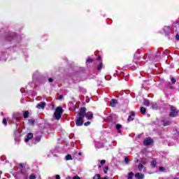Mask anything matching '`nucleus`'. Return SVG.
<instances>
[{
  "label": "nucleus",
  "mask_w": 179,
  "mask_h": 179,
  "mask_svg": "<svg viewBox=\"0 0 179 179\" xmlns=\"http://www.w3.org/2000/svg\"><path fill=\"white\" fill-rule=\"evenodd\" d=\"M133 177H134V173L130 172L129 173L128 179H132Z\"/></svg>",
  "instance_id": "23"
},
{
  "label": "nucleus",
  "mask_w": 179,
  "mask_h": 179,
  "mask_svg": "<svg viewBox=\"0 0 179 179\" xmlns=\"http://www.w3.org/2000/svg\"><path fill=\"white\" fill-rule=\"evenodd\" d=\"M118 104V101L117 99H111L110 106L111 107H115Z\"/></svg>",
  "instance_id": "9"
},
{
  "label": "nucleus",
  "mask_w": 179,
  "mask_h": 179,
  "mask_svg": "<svg viewBox=\"0 0 179 179\" xmlns=\"http://www.w3.org/2000/svg\"><path fill=\"white\" fill-rule=\"evenodd\" d=\"M46 103L45 102H40L39 103L37 104V108L41 110V108L44 109L45 108Z\"/></svg>",
  "instance_id": "6"
},
{
  "label": "nucleus",
  "mask_w": 179,
  "mask_h": 179,
  "mask_svg": "<svg viewBox=\"0 0 179 179\" xmlns=\"http://www.w3.org/2000/svg\"><path fill=\"white\" fill-rule=\"evenodd\" d=\"M85 117H86L87 120H92L93 118V113L90 111L86 113V110H85Z\"/></svg>",
  "instance_id": "5"
},
{
  "label": "nucleus",
  "mask_w": 179,
  "mask_h": 179,
  "mask_svg": "<svg viewBox=\"0 0 179 179\" xmlns=\"http://www.w3.org/2000/svg\"><path fill=\"white\" fill-rule=\"evenodd\" d=\"M54 115H55V120H60L61 117L62 116V115H61V113H58L57 112H55Z\"/></svg>",
  "instance_id": "11"
},
{
  "label": "nucleus",
  "mask_w": 179,
  "mask_h": 179,
  "mask_svg": "<svg viewBox=\"0 0 179 179\" xmlns=\"http://www.w3.org/2000/svg\"><path fill=\"white\" fill-rule=\"evenodd\" d=\"M156 54H157V55H159V54H160V52L157 51V52H156Z\"/></svg>",
  "instance_id": "48"
},
{
  "label": "nucleus",
  "mask_w": 179,
  "mask_h": 179,
  "mask_svg": "<svg viewBox=\"0 0 179 179\" xmlns=\"http://www.w3.org/2000/svg\"><path fill=\"white\" fill-rule=\"evenodd\" d=\"M85 127H89V125H90V122H87L85 123H84Z\"/></svg>",
  "instance_id": "32"
},
{
  "label": "nucleus",
  "mask_w": 179,
  "mask_h": 179,
  "mask_svg": "<svg viewBox=\"0 0 179 179\" xmlns=\"http://www.w3.org/2000/svg\"><path fill=\"white\" fill-rule=\"evenodd\" d=\"M108 170V166H106L105 168H104V170H103V173H105V174H107V171Z\"/></svg>",
  "instance_id": "29"
},
{
  "label": "nucleus",
  "mask_w": 179,
  "mask_h": 179,
  "mask_svg": "<svg viewBox=\"0 0 179 179\" xmlns=\"http://www.w3.org/2000/svg\"><path fill=\"white\" fill-rule=\"evenodd\" d=\"M124 162H125L126 164H128L129 163V159L127 157H126L124 159Z\"/></svg>",
  "instance_id": "30"
},
{
  "label": "nucleus",
  "mask_w": 179,
  "mask_h": 179,
  "mask_svg": "<svg viewBox=\"0 0 179 179\" xmlns=\"http://www.w3.org/2000/svg\"><path fill=\"white\" fill-rule=\"evenodd\" d=\"M136 53L134 54V59L133 60L135 64H138Z\"/></svg>",
  "instance_id": "21"
},
{
  "label": "nucleus",
  "mask_w": 179,
  "mask_h": 179,
  "mask_svg": "<svg viewBox=\"0 0 179 179\" xmlns=\"http://www.w3.org/2000/svg\"><path fill=\"white\" fill-rule=\"evenodd\" d=\"M165 36H169L171 34V28L169 26H165L163 29Z\"/></svg>",
  "instance_id": "3"
},
{
  "label": "nucleus",
  "mask_w": 179,
  "mask_h": 179,
  "mask_svg": "<svg viewBox=\"0 0 179 179\" xmlns=\"http://www.w3.org/2000/svg\"><path fill=\"white\" fill-rule=\"evenodd\" d=\"M93 61V59H87V62H92Z\"/></svg>",
  "instance_id": "42"
},
{
  "label": "nucleus",
  "mask_w": 179,
  "mask_h": 179,
  "mask_svg": "<svg viewBox=\"0 0 179 179\" xmlns=\"http://www.w3.org/2000/svg\"><path fill=\"white\" fill-rule=\"evenodd\" d=\"M162 123L164 127H169L171 124V121L162 120Z\"/></svg>",
  "instance_id": "7"
},
{
  "label": "nucleus",
  "mask_w": 179,
  "mask_h": 179,
  "mask_svg": "<svg viewBox=\"0 0 179 179\" xmlns=\"http://www.w3.org/2000/svg\"><path fill=\"white\" fill-rule=\"evenodd\" d=\"M29 113L28 110L24 111V113H23L24 118H29Z\"/></svg>",
  "instance_id": "18"
},
{
  "label": "nucleus",
  "mask_w": 179,
  "mask_h": 179,
  "mask_svg": "<svg viewBox=\"0 0 179 179\" xmlns=\"http://www.w3.org/2000/svg\"><path fill=\"white\" fill-rule=\"evenodd\" d=\"M158 106H157V103H153L152 104V108H157Z\"/></svg>",
  "instance_id": "31"
},
{
  "label": "nucleus",
  "mask_w": 179,
  "mask_h": 179,
  "mask_svg": "<svg viewBox=\"0 0 179 179\" xmlns=\"http://www.w3.org/2000/svg\"><path fill=\"white\" fill-rule=\"evenodd\" d=\"M30 139H33V135H28L27 138H25V142L27 143Z\"/></svg>",
  "instance_id": "17"
},
{
  "label": "nucleus",
  "mask_w": 179,
  "mask_h": 179,
  "mask_svg": "<svg viewBox=\"0 0 179 179\" xmlns=\"http://www.w3.org/2000/svg\"><path fill=\"white\" fill-rule=\"evenodd\" d=\"M56 179H61V177L59 176V175L56 176Z\"/></svg>",
  "instance_id": "45"
},
{
  "label": "nucleus",
  "mask_w": 179,
  "mask_h": 179,
  "mask_svg": "<svg viewBox=\"0 0 179 179\" xmlns=\"http://www.w3.org/2000/svg\"><path fill=\"white\" fill-rule=\"evenodd\" d=\"M143 143L145 146L152 145V144H153V138H145Z\"/></svg>",
  "instance_id": "4"
},
{
  "label": "nucleus",
  "mask_w": 179,
  "mask_h": 179,
  "mask_svg": "<svg viewBox=\"0 0 179 179\" xmlns=\"http://www.w3.org/2000/svg\"><path fill=\"white\" fill-rule=\"evenodd\" d=\"M62 99H64V95H60V96L58 97V100H62Z\"/></svg>",
  "instance_id": "36"
},
{
  "label": "nucleus",
  "mask_w": 179,
  "mask_h": 179,
  "mask_svg": "<svg viewBox=\"0 0 179 179\" xmlns=\"http://www.w3.org/2000/svg\"><path fill=\"white\" fill-rule=\"evenodd\" d=\"M143 105L149 107V106H150V101L148 99L144 100Z\"/></svg>",
  "instance_id": "15"
},
{
  "label": "nucleus",
  "mask_w": 179,
  "mask_h": 179,
  "mask_svg": "<svg viewBox=\"0 0 179 179\" xmlns=\"http://www.w3.org/2000/svg\"><path fill=\"white\" fill-rule=\"evenodd\" d=\"M156 164H157L156 161H152V162H151V166H152V167H155V166H156Z\"/></svg>",
  "instance_id": "24"
},
{
  "label": "nucleus",
  "mask_w": 179,
  "mask_h": 179,
  "mask_svg": "<svg viewBox=\"0 0 179 179\" xmlns=\"http://www.w3.org/2000/svg\"><path fill=\"white\" fill-rule=\"evenodd\" d=\"M138 162H139V159L136 160V163H138Z\"/></svg>",
  "instance_id": "51"
},
{
  "label": "nucleus",
  "mask_w": 179,
  "mask_h": 179,
  "mask_svg": "<svg viewBox=\"0 0 179 179\" xmlns=\"http://www.w3.org/2000/svg\"><path fill=\"white\" fill-rule=\"evenodd\" d=\"M48 82H49V83H52V82H54V79H52V78H49V79H48Z\"/></svg>",
  "instance_id": "35"
},
{
  "label": "nucleus",
  "mask_w": 179,
  "mask_h": 179,
  "mask_svg": "<svg viewBox=\"0 0 179 179\" xmlns=\"http://www.w3.org/2000/svg\"><path fill=\"white\" fill-rule=\"evenodd\" d=\"M66 160H72V156L71 155H67L66 156Z\"/></svg>",
  "instance_id": "22"
},
{
  "label": "nucleus",
  "mask_w": 179,
  "mask_h": 179,
  "mask_svg": "<svg viewBox=\"0 0 179 179\" xmlns=\"http://www.w3.org/2000/svg\"><path fill=\"white\" fill-rule=\"evenodd\" d=\"M35 143H37V142H40L41 141V137L40 136H36L35 138Z\"/></svg>",
  "instance_id": "19"
},
{
  "label": "nucleus",
  "mask_w": 179,
  "mask_h": 179,
  "mask_svg": "<svg viewBox=\"0 0 179 179\" xmlns=\"http://www.w3.org/2000/svg\"><path fill=\"white\" fill-rule=\"evenodd\" d=\"M86 111V108L83 107L80 108V112L78 113V116L76 121V125L77 127H82L83 125V118H85V113Z\"/></svg>",
  "instance_id": "1"
},
{
  "label": "nucleus",
  "mask_w": 179,
  "mask_h": 179,
  "mask_svg": "<svg viewBox=\"0 0 179 179\" xmlns=\"http://www.w3.org/2000/svg\"><path fill=\"white\" fill-rule=\"evenodd\" d=\"M28 122L29 125H34V124L36 123V120H34V119H29L28 120Z\"/></svg>",
  "instance_id": "16"
},
{
  "label": "nucleus",
  "mask_w": 179,
  "mask_h": 179,
  "mask_svg": "<svg viewBox=\"0 0 179 179\" xmlns=\"http://www.w3.org/2000/svg\"><path fill=\"white\" fill-rule=\"evenodd\" d=\"M66 179H71V177H67Z\"/></svg>",
  "instance_id": "52"
},
{
  "label": "nucleus",
  "mask_w": 179,
  "mask_h": 179,
  "mask_svg": "<svg viewBox=\"0 0 179 179\" xmlns=\"http://www.w3.org/2000/svg\"><path fill=\"white\" fill-rule=\"evenodd\" d=\"M55 112L62 115V113H64V109H62V107H57Z\"/></svg>",
  "instance_id": "10"
},
{
  "label": "nucleus",
  "mask_w": 179,
  "mask_h": 179,
  "mask_svg": "<svg viewBox=\"0 0 179 179\" xmlns=\"http://www.w3.org/2000/svg\"><path fill=\"white\" fill-rule=\"evenodd\" d=\"M176 39L177 40V41H179V35H178V34H177L176 35Z\"/></svg>",
  "instance_id": "38"
},
{
  "label": "nucleus",
  "mask_w": 179,
  "mask_h": 179,
  "mask_svg": "<svg viewBox=\"0 0 179 179\" xmlns=\"http://www.w3.org/2000/svg\"><path fill=\"white\" fill-rule=\"evenodd\" d=\"M35 178H36V176H34V175H31L29 176V179H35Z\"/></svg>",
  "instance_id": "34"
},
{
  "label": "nucleus",
  "mask_w": 179,
  "mask_h": 179,
  "mask_svg": "<svg viewBox=\"0 0 179 179\" xmlns=\"http://www.w3.org/2000/svg\"><path fill=\"white\" fill-rule=\"evenodd\" d=\"M173 179H178V178H173Z\"/></svg>",
  "instance_id": "54"
},
{
  "label": "nucleus",
  "mask_w": 179,
  "mask_h": 179,
  "mask_svg": "<svg viewBox=\"0 0 179 179\" xmlns=\"http://www.w3.org/2000/svg\"><path fill=\"white\" fill-rule=\"evenodd\" d=\"M176 26H178V22H175L173 24V27H176Z\"/></svg>",
  "instance_id": "40"
},
{
  "label": "nucleus",
  "mask_w": 179,
  "mask_h": 179,
  "mask_svg": "<svg viewBox=\"0 0 179 179\" xmlns=\"http://www.w3.org/2000/svg\"><path fill=\"white\" fill-rule=\"evenodd\" d=\"M138 169L139 171H142L143 169V171H145V170H146V168H145V166H143V164H138Z\"/></svg>",
  "instance_id": "13"
},
{
  "label": "nucleus",
  "mask_w": 179,
  "mask_h": 179,
  "mask_svg": "<svg viewBox=\"0 0 179 179\" xmlns=\"http://www.w3.org/2000/svg\"><path fill=\"white\" fill-rule=\"evenodd\" d=\"M93 179H101V178H100V175H95L93 178Z\"/></svg>",
  "instance_id": "26"
},
{
  "label": "nucleus",
  "mask_w": 179,
  "mask_h": 179,
  "mask_svg": "<svg viewBox=\"0 0 179 179\" xmlns=\"http://www.w3.org/2000/svg\"><path fill=\"white\" fill-rule=\"evenodd\" d=\"M135 177L137 179H144L145 178V175H143L141 173H136Z\"/></svg>",
  "instance_id": "8"
},
{
  "label": "nucleus",
  "mask_w": 179,
  "mask_h": 179,
  "mask_svg": "<svg viewBox=\"0 0 179 179\" xmlns=\"http://www.w3.org/2000/svg\"><path fill=\"white\" fill-rule=\"evenodd\" d=\"M101 69H103V62H101L97 66V70L101 71Z\"/></svg>",
  "instance_id": "20"
},
{
  "label": "nucleus",
  "mask_w": 179,
  "mask_h": 179,
  "mask_svg": "<svg viewBox=\"0 0 179 179\" xmlns=\"http://www.w3.org/2000/svg\"><path fill=\"white\" fill-rule=\"evenodd\" d=\"M140 111L143 115H145L146 114V108L145 107H141Z\"/></svg>",
  "instance_id": "14"
},
{
  "label": "nucleus",
  "mask_w": 179,
  "mask_h": 179,
  "mask_svg": "<svg viewBox=\"0 0 179 179\" xmlns=\"http://www.w3.org/2000/svg\"><path fill=\"white\" fill-rule=\"evenodd\" d=\"M130 114H131L130 116H131V117H135V112L131 111Z\"/></svg>",
  "instance_id": "37"
},
{
  "label": "nucleus",
  "mask_w": 179,
  "mask_h": 179,
  "mask_svg": "<svg viewBox=\"0 0 179 179\" xmlns=\"http://www.w3.org/2000/svg\"><path fill=\"white\" fill-rule=\"evenodd\" d=\"M13 117L15 118V120H17V117H16L15 115H13Z\"/></svg>",
  "instance_id": "46"
},
{
  "label": "nucleus",
  "mask_w": 179,
  "mask_h": 179,
  "mask_svg": "<svg viewBox=\"0 0 179 179\" xmlns=\"http://www.w3.org/2000/svg\"><path fill=\"white\" fill-rule=\"evenodd\" d=\"M127 121H134V116H129Z\"/></svg>",
  "instance_id": "25"
},
{
  "label": "nucleus",
  "mask_w": 179,
  "mask_h": 179,
  "mask_svg": "<svg viewBox=\"0 0 179 179\" xmlns=\"http://www.w3.org/2000/svg\"><path fill=\"white\" fill-rule=\"evenodd\" d=\"M121 128H122V125L120 124H116V129L119 134H121Z\"/></svg>",
  "instance_id": "12"
},
{
  "label": "nucleus",
  "mask_w": 179,
  "mask_h": 179,
  "mask_svg": "<svg viewBox=\"0 0 179 179\" xmlns=\"http://www.w3.org/2000/svg\"><path fill=\"white\" fill-rule=\"evenodd\" d=\"M97 59H98V61H101V57H98Z\"/></svg>",
  "instance_id": "47"
},
{
  "label": "nucleus",
  "mask_w": 179,
  "mask_h": 179,
  "mask_svg": "<svg viewBox=\"0 0 179 179\" xmlns=\"http://www.w3.org/2000/svg\"><path fill=\"white\" fill-rule=\"evenodd\" d=\"M159 171H164V167L163 166L159 167Z\"/></svg>",
  "instance_id": "39"
},
{
  "label": "nucleus",
  "mask_w": 179,
  "mask_h": 179,
  "mask_svg": "<svg viewBox=\"0 0 179 179\" xmlns=\"http://www.w3.org/2000/svg\"><path fill=\"white\" fill-rule=\"evenodd\" d=\"M170 111L169 117L174 118L178 115L179 110L177 109V108H176V106H170Z\"/></svg>",
  "instance_id": "2"
},
{
  "label": "nucleus",
  "mask_w": 179,
  "mask_h": 179,
  "mask_svg": "<svg viewBox=\"0 0 179 179\" xmlns=\"http://www.w3.org/2000/svg\"><path fill=\"white\" fill-rule=\"evenodd\" d=\"M171 83H173V84L176 83V78H174L173 77L171 78Z\"/></svg>",
  "instance_id": "27"
},
{
  "label": "nucleus",
  "mask_w": 179,
  "mask_h": 179,
  "mask_svg": "<svg viewBox=\"0 0 179 179\" xmlns=\"http://www.w3.org/2000/svg\"><path fill=\"white\" fill-rule=\"evenodd\" d=\"M99 169H101V165H99Z\"/></svg>",
  "instance_id": "53"
},
{
  "label": "nucleus",
  "mask_w": 179,
  "mask_h": 179,
  "mask_svg": "<svg viewBox=\"0 0 179 179\" xmlns=\"http://www.w3.org/2000/svg\"><path fill=\"white\" fill-rule=\"evenodd\" d=\"M73 179H80L79 176H74L73 177Z\"/></svg>",
  "instance_id": "43"
},
{
  "label": "nucleus",
  "mask_w": 179,
  "mask_h": 179,
  "mask_svg": "<svg viewBox=\"0 0 179 179\" xmlns=\"http://www.w3.org/2000/svg\"><path fill=\"white\" fill-rule=\"evenodd\" d=\"M27 135H33L31 133H28Z\"/></svg>",
  "instance_id": "50"
},
{
  "label": "nucleus",
  "mask_w": 179,
  "mask_h": 179,
  "mask_svg": "<svg viewBox=\"0 0 179 179\" xmlns=\"http://www.w3.org/2000/svg\"><path fill=\"white\" fill-rule=\"evenodd\" d=\"M19 169H23V164H20Z\"/></svg>",
  "instance_id": "44"
},
{
  "label": "nucleus",
  "mask_w": 179,
  "mask_h": 179,
  "mask_svg": "<svg viewBox=\"0 0 179 179\" xmlns=\"http://www.w3.org/2000/svg\"><path fill=\"white\" fill-rule=\"evenodd\" d=\"M141 163H142L141 164H143V165L146 164L147 162H146V161L143 160V161H141Z\"/></svg>",
  "instance_id": "41"
},
{
  "label": "nucleus",
  "mask_w": 179,
  "mask_h": 179,
  "mask_svg": "<svg viewBox=\"0 0 179 179\" xmlns=\"http://www.w3.org/2000/svg\"><path fill=\"white\" fill-rule=\"evenodd\" d=\"M79 156H82V152L78 153Z\"/></svg>",
  "instance_id": "49"
},
{
  "label": "nucleus",
  "mask_w": 179,
  "mask_h": 179,
  "mask_svg": "<svg viewBox=\"0 0 179 179\" xmlns=\"http://www.w3.org/2000/svg\"><path fill=\"white\" fill-rule=\"evenodd\" d=\"M3 124L4 125H8V121H6V118L3 119Z\"/></svg>",
  "instance_id": "28"
},
{
  "label": "nucleus",
  "mask_w": 179,
  "mask_h": 179,
  "mask_svg": "<svg viewBox=\"0 0 179 179\" xmlns=\"http://www.w3.org/2000/svg\"><path fill=\"white\" fill-rule=\"evenodd\" d=\"M101 166H103V164H106V160L102 159V160L101 161Z\"/></svg>",
  "instance_id": "33"
}]
</instances>
